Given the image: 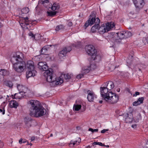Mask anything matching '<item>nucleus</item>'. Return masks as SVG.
<instances>
[{"instance_id":"nucleus-1","label":"nucleus","mask_w":148,"mask_h":148,"mask_svg":"<svg viewBox=\"0 0 148 148\" xmlns=\"http://www.w3.org/2000/svg\"><path fill=\"white\" fill-rule=\"evenodd\" d=\"M28 103L31 106L29 109V115L31 116L39 117L46 114V109L40 105L39 101L31 100Z\"/></svg>"},{"instance_id":"nucleus-2","label":"nucleus","mask_w":148,"mask_h":148,"mask_svg":"<svg viewBox=\"0 0 148 148\" xmlns=\"http://www.w3.org/2000/svg\"><path fill=\"white\" fill-rule=\"evenodd\" d=\"M23 58V54L17 52L13 55L11 59V61L13 65V68L17 73L22 72L25 69L26 64L22 61Z\"/></svg>"},{"instance_id":"nucleus-3","label":"nucleus","mask_w":148,"mask_h":148,"mask_svg":"<svg viewBox=\"0 0 148 148\" xmlns=\"http://www.w3.org/2000/svg\"><path fill=\"white\" fill-rule=\"evenodd\" d=\"M86 49L88 55L91 56L92 60H96L97 62L100 61L101 58L99 55H97V50L92 45H89L86 46Z\"/></svg>"},{"instance_id":"nucleus-4","label":"nucleus","mask_w":148,"mask_h":148,"mask_svg":"<svg viewBox=\"0 0 148 148\" xmlns=\"http://www.w3.org/2000/svg\"><path fill=\"white\" fill-rule=\"evenodd\" d=\"M27 71L26 72V76L27 78L35 75L36 71L34 69V63L32 60L28 61L27 63Z\"/></svg>"},{"instance_id":"nucleus-5","label":"nucleus","mask_w":148,"mask_h":148,"mask_svg":"<svg viewBox=\"0 0 148 148\" xmlns=\"http://www.w3.org/2000/svg\"><path fill=\"white\" fill-rule=\"evenodd\" d=\"M103 25L99 27L98 31L101 34L108 32L115 26V25L112 22L107 23L105 24H103Z\"/></svg>"},{"instance_id":"nucleus-6","label":"nucleus","mask_w":148,"mask_h":148,"mask_svg":"<svg viewBox=\"0 0 148 148\" xmlns=\"http://www.w3.org/2000/svg\"><path fill=\"white\" fill-rule=\"evenodd\" d=\"M90 16V18L87 21L84 25L85 29H86L89 25H91L94 23H95V24L97 23L99 24L100 22L99 19L97 17L96 18L94 13H92Z\"/></svg>"},{"instance_id":"nucleus-7","label":"nucleus","mask_w":148,"mask_h":148,"mask_svg":"<svg viewBox=\"0 0 148 148\" xmlns=\"http://www.w3.org/2000/svg\"><path fill=\"white\" fill-rule=\"evenodd\" d=\"M108 95L107 98L105 97L106 101L110 104L115 103L118 102L119 97L116 93H112L110 91L108 93Z\"/></svg>"},{"instance_id":"nucleus-8","label":"nucleus","mask_w":148,"mask_h":148,"mask_svg":"<svg viewBox=\"0 0 148 148\" xmlns=\"http://www.w3.org/2000/svg\"><path fill=\"white\" fill-rule=\"evenodd\" d=\"M44 76L47 81L50 83H52L55 79V76L53 74L51 69L46 71L44 73Z\"/></svg>"},{"instance_id":"nucleus-9","label":"nucleus","mask_w":148,"mask_h":148,"mask_svg":"<svg viewBox=\"0 0 148 148\" xmlns=\"http://www.w3.org/2000/svg\"><path fill=\"white\" fill-rule=\"evenodd\" d=\"M71 50V48L70 47H67L64 48L62 50L60 51L58 54V57L60 60H62L64 58L66 53L69 52Z\"/></svg>"},{"instance_id":"nucleus-10","label":"nucleus","mask_w":148,"mask_h":148,"mask_svg":"<svg viewBox=\"0 0 148 148\" xmlns=\"http://www.w3.org/2000/svg\"><path fill=\"white\" fill-rule=\"evenodd\" d=\"M123 119L126 123H131L133 121L132 112L124 114H123Z\"/></svg>"},{"instance_id":"nucleus-11","label":"nucleus","mask_w":148,"mask_h":148,"mask_svg":"<svg viewBox=\"0 0 148 148\" xmlns=\"http://www.w3.org/2000/svg\"><path fill=\"white\" fill-rule=\"evenodd\" d=\"M85 92L88 94L87 99L89 101H93L94 99L97 98V95L92 91L88 90Z\"/></svg>"},{"instance_id":"nucleus-12","label":"nucleus","mask_w":148,"mask_h":148,"mask_svg":"<svg viewBox=\"0 0 148 148\" xmlns=\"http://www.w3.org/2000/svg\"><path fill=\"white\" fill-rule=\"evenodd\" d=\"M109 88L106 87H101L100 88L101 94V97L105 100V97H107L108 95V90Z\"/></svg>"},{"instance_id":"nucleus-13","label":"nucleus","mask_w":148,"mask_h":148,"mask_svg":"<svg viewBox=\"0 0 148 148\" xmlns=\"http://www.w3.org/2000/svg\"><path fill=\"white\" fill-rule=\"evenodd\" d=\"M112 35L114 37L117 36V37H116V39L121 40L125 38L124 31H121L117 33L112 32Z\"/></svg>"},{"instance_id":"nucleus-14","label":"nucleus","mask_w":148,"mask_h":148,"mask_svg":"<svg viewBox=\"0 0 148 148\" xmlns=\"http://www.w3.org/2000/svg\"><path fill=\"white\" fill-rule=\"evenodd\" d=\"M134 3L137 8L140 9L142 8L144 5V2L143 0H133Z\"/></svg>"},{"instance_id":"nucleus-15","label":"nucleus","mask_w":148,"mask_h":148,"mask_svg":"<svg viewBox=\"0 0 148 148\" xmlns=\"http://www.w3.org/2000/svg\"><path fill=\"white\" fill-rule=\"evenodd\" d=\"M96 68V66L95 64H91L89 67H85L83 68V72L84 73H87L90 70H94Z\"/></svg>"},{"instance_id":"nucleus-16","label":"nucleus","mask_w":148,"mask_h":148,"mask_svg":"<svg viewBox=\"0 0 148 148\" xmlns=\"http://www.w3.org/2000/svg\"><path fill=\"white\" fill-rule=\"evenodd\" d=\"M86 109V106H83L82 108L81 103L80 104H75L74 105L73 107V110L75 111H78L81 109V112H84L85 111Z\"/></svg>"},{"instance_id":"nucleus-17","label":"nucleus","mask_w":148,"mask_h":148,"mask_svg":"<svg viewBox=\"0 0 148 148\" xmlns=\"http://www.w3.org/2000/svg\"><path fill=\"white\" fill-rule=\"evenodd\" d=\"M29 18L27 17L25 18H23L22 19V22L21 23L22 25L20 22V25L21 26H23L24 27H26V25H29V24L32 23V21L29 20Z\"/></svg>"},{"instance_id":"nucleus-18","label":"nucleus","mask_w":148,"mask_h":148,"mask_svg":"<svg viewBox=\"0 0 148 148\" xmlns=\"http://www.w3.org/2000/svg\"><path fill=\"white\" fill-rule=\"evenodd\" d=\"M52 82L54 83L56 85H60L63 82V79L61 76L56 77Z\"/></svg>"},{"instance_id":"nucleus-19","label":"nucleus","mask_w":148,"mask_h":148,"mask_svg":"<svg viewBox=\"0 0 148 148\" xmlns=\"http://www.w3.org/2000/svg\"><path fill=\"white\" fill-rule=\"evenodd\" d=\"M25 93L23 91H20L18 93H15L14 95V97H13V98L16 99H21L22 97H24V96L25 95Z\"/></svg>"},{"instance_id":"nucleus-20","label":"nucleus","mask_w":148,"mask_h":148,"mask_svg":"<svg viewBox=\"0 0 148 148\" xmlns=\"http://www.w3.org/2000/svg\"><path fill=\"white\" fill-rule=\"evenodd\" d=\"M73 75L71 74L67 73H62L61 75V77L67 81H68L71 77Z\"/></svg>"},{"instance_id":"nucleus-21","label":"nucleus","mask_w":148,"mask_h":148,"mask_svg":"<svg viewBox=\"0 0 148 148\" xmlns=\"http://www.w3.org/2000/svg\"><path fill=\"white\" fill-rule=\"evenodd\" d=\"M18 105V103L14 100H11L10 103V108H16Z\"/></svg>"},{"instance_id":"nucleus-22","label":"nucleus","mask_w":148,"mask_h":148,"mask_svg":"<svg viewBox=\"0 0 148 148\" xmlns=\"http://www.w3.org/2000/svg\"><path fill=\"white\" fill-rule=\"evenodd\" d=\"M60 8V6L58 3H54L53 4L51 8V9L53 11H57Z\"/></svg>"},{"instance_id":"nucleus-23","label":"nucleus","mask_w":148,"mask_h":148,"mask_svg":"<svg viewBox=\"0 0 148 148\" xmlns=\"http://www.w3.org/2000/svg\"><path fill=\"white\" fill-rule=\"evenodd\" d=\"M99 24H96L94 25L92 27L91 29V31L94 33L96 32L99 30Z\"/></svg>"},{"instance_id":"nucleus-24","label":"nucleus","mask_w":148,"mask_h":148,"mask_svg":"<svg viewBox=\"0 0 148 148\" xmlns=\"http://www.w3.org/2000/svg\"><path fill=\"white\" fill-rule=\"evenodd\" d=\"M38 67L39 69H42L41 67L42 66H43V65L44 66L43 68L45 69H48V66H47V64L42 62H39L38 64Z\"/></svg>"},{"instance_id":"nucleus-25","label":"nucleus","mask_w":148,"mask_h":148,"mask_svg":"<svg viewBox=\"0 0 148 148\" xmlns=\"http://www.w3.org/2000/svg\"><path fill=\"white\" fill-rule=\"evenodd\" d=\"M107 83H106V84ZM107 86H108V88H109V90H110L113 88L114 87V85L113 83L111 81H109L108 83H107Z\"/></svg>"},{"instance_id":"nucleus-26","label":"nucleus","mask_w":148,"mask_h":148,"mask_svg":"<svg viewBox=\"0 0 148 148\" xmlns=\"http://www.w3.org/2000/svg\"><path fill=\"white\" fill-rule=\"evenodd\" d=\"M4 84L5 86L9 88H12L13 86V83L10 81H7L4 82Z\"/></svg>"},{"instance_id":"nucleus-27","label":"nucleus","mask_w":148,"mask_h":148,"mask_svg":"<svg viewBox=\"0 0 148 148\" xmlns=\"http://www.w3.org/2000/svg\"><path fill=\"white\" fill-rule=\"evenodd\" d=\"M9 74V72L5 69H1L0 71V74L3 76H6Z\"/></svg>"},{"instance_id":"nucleus-28","label":"nucleus","mask_w":148,"mask_h":148,"mask_svg":"<svg viewBox=\"0 0 148 148\" xmlns=\"http://www.w3.org/2000/svg\"><path fill=\"white\" fill-rule=\"evenodd\" d=\"M125 38H127L132 36V34L130 32L128 31H124Z\"/></svg>"},{"instance_id":"nucleus-29","label":"nucleus","mask_w":148,"mask_h":148,"mask_svg":"<svg viewBox=\"0 0 148 148\" xmlns=\"http://www.w3.org/2000/svg\"><path fill=\"white\" fill-rule=\"evenodd\" d=\"M141 119V114L140 113H139L136 117H134V121L135 123H136L138 122L139 120H140Z\"/></svg>"},{"instance_id":"nucleus-30","label":"nucleus","mask_w":148,"mask_h":148,"mask_svg":"<svg viewBox=\"0 0 148 148\" xmlns=\"http://www.w3.org/2000/svg\"><path fill=\"white\" fill-rule=\"evenodd\" d=\"M29 11V9L28 7L24 8L21 10L22 14H26Z\"/></svg>"},{"instance_id":"nucleus-31","label":"nucleus","mask_w":148,"mask_h":148,"mask_svg":"<svg viewBox=\"0 0 148 148\" xmlns=\"http://www.w3.org/2000/svg\"><path fill=\"white\" fill-rule=\"evenodd\" d=\"M58 12L57 11H54L48 12L47 13L49 16L53 17L55 16L57 13Z\"/></svg>"},{"instance_id":"nucleus-32","label":"nucleus","mask_w":148,"mask_h":148,"mask_svg":"<svg viewBox=\"0 0 148 148\" xmlns=\"http://www.w3.org/2000/svg\"><path fill=\"white\" fill-rule=\"evenodd\" d=\"M64 27L63 25H60L56 26L55 30L56 31H59L64 28Z\"/></svg>"},{"instance_id":"nucleus-33","label":"nucleus","mask_w":148,"mask_h":148,"mask_svg":"<svg viewBox=\"0 0 148 148\" xmlns=\"http://www.w3.org/2000/svg\"><path fill=\"white\" fill-rule=\"evenodd\" d=\"M17 88L18 90L20 91H23V90L25 88V87L24 86L20 84L17 85Z\"/></svg>"},{"instance_id":"nucleus-34","label":"nucleus","mask_w":148,"mask_h":148,"mask_svg":"<svg viewBox=\"0 0 148 148\" xmlns=\"http://www.w3.org/2000/svg\"><path fill=\"white\" fill-rule=\"evenodd\" d=\"M49 2V0H45L44 1L40 0L38 1V4H43L44 6H45V4Z\"/></svg>"},{"instance_id":"nucleus-35","label":"nucleus","mask_w":148,"mask_h":148,"mask_svg":"<svg viewBox=\"0 0 148 148\" xmlns=\"http://www.w3.org/2000/svg\"><path fill=\"white\" fill-rule=\"evenodd\" d=\"M31 120L32 119L30 118L26 117L24 119L26 125L28 124L29 122L31 121Z\"/></svg>"},{"instance_id":"nucleus-36","label":"nucleus","mask_w":148,"mask_h":148,"mask_svg":"<svg viewBox=\"0 0 148 148\" xmlns=\"http://www.w3.org/2000/svg\"><path fill=\"white\" fill-rule=\"evenodd\" d=\"M47 50V46H45L43 47L42 49L40 50V52L41 54H44Z\"/></svg>"},{"instance_id":"nucleus-37","label":"nucleus","mask_w":148,"mask_h":148,"mask_svg":"<svg viewBox=\"0 0 148 148\" xmlns=\"http://www.w3.org/2000/svg\"><path fill=\"white\" fill-rule=\"evenodd\" d=\"M144 97H142L140 98H139L137 101L139 103H142L143 102V101L144 100Z\"/></svg>"},{"instance_id":"nucleus-38","label":"nucleus","mask_w":148,"mask_h":148,"mask_svg":"<svg viewBox=\"0 0 148 148\" xmlns=\"http://www.w3.org/2000/svg\"><path fill=\"white\" fill-rule=\"evenodd\" d=\"M27 140L25 139H23L22 138H21L19 140V143L20 144L22 143H25L27 142Z\"/></svg>"},{"instance_id":"nucleus-39","label":"nucleus","mask_w":148,"mask_h":148,"mask_svg":"<svg viewBox=\"0 0 148 148\" xmlns=\"http://www.w3.org/2000/svg\"><path fill=\"white\" fill-rule=\"evenodd\" d=\"M93 144L94 145H98L100 146H103V144L101 142H94Z\"/></svg>"},{"instance_id":"nucleus-40","label":"nucleus","mask_w":148,"mask_h":148,"mask_svg":"<svg viewBox=\"0 0 148 148\" xmlns=\"http://www.w3.org/2000/svg\"><path fill=\"white\" fill-rule=\"evenodd\" d=\"M89 131H90L92 132V133H93L94 132H97L98 131V129H93L91 128H89L88 129Z\"/></svg>"},{"instance_id":"nucleus-41","label":"nucleus","mask_w":148,"mask_h":148,"mask_svg":"<svg viewBox=\"0 0 148 148\" xmlns=\"http://www.w3.org/2000/svg\"><path fill=\"white\" fill-rule=\"evenodd\" d=\"M140 104L139 103L138 101H135L133 102V105L134 106H137L140 105Z\"/></svg>"},{"instance_id":"nucleus-42","label":"nucleus","mask_w":148,"mask_h":148,"mask_svg":"<svg viewBox=\"0 0 148 148\" xmlns=\"http://www.w3.org/2000/svg\"><path fill=\"white\" fill-rule=\"evenodd\" d=\"M84 76V74H81L77 75L76 78L77 79H80L82 77Z\"/></svg>"},{"instance_id":"nucleus-43","label":"nucleus","mask_w":148,"mask_h":148,"mask_svg":"<svg viewBox=\"0 0 148 148\" xmlns=\"http://www.w3.org/2000/svg\"><path fill=\"white\" fill-rule=\"evenodd\" d=\"M29 35L30 36H31L32 37H34V38H35V36L34 35L32 32H30L29 33Z\"/></svg>"},{"instance_id":"nucleus-44","label":"nucleus","mask_w":148,"mask_h":148,"mask_svg":"<svg viewBox=\"0 0 148 148\" xmlns=\"http://www.w3.org/2000/svg\"><path fill=\"white\" fill-rule=\"evenodd\" d=\"M67 25L69 27L73 25L72 23L70 21H68L67 22Z\"/></svg>"},{"instance_id":"nucleus-45","label":"nucleus","mask_w":148,"mask_h":148,"mask_svg":"<svg viewBox=\"0 0 148 148\" xmlns=\"http://www.w3.org/2000/svg\"><path fill=\"white\" fill-rule=\"evenodd\" d=\"M81 142V138H79L78 140H75L73 141V142L75 143V144L77 143V142H78V143H80Z\"/></svg>"},{"instance_id":"nucleus-46","label":"nucleus","mask_w":148,"mask_h":148,"mask_svg":"<svg viewBox=\"0 0 148 148\" xmlns=\"http://www.w3.org/2000/svg\"><path fill=\"white\" fill-rule=\"evenodd\" d=\"M109 130L108 129H103L102 130L101 132V133H105L106 132L108 131Z\"/></svg>"},{"instance_id":"nucleus-47","label":"nucleus","mask_w":148,"mask_h":148,"mask_svg":"<svg viewBox=\"0 0 148 148\" xmlns=\"http://www.w3.org/2000/svg\"><path fill=\"white\" fill-rule=\"evenodd\" d=\"M140 94V93L138 92H136L135 93L133 94V96L134 97H136L138 95H139Z\"/></svg>"},{"instance_id":"nucleus-48","label":"nucleus","mask_w":148,"mask_h":148,"mask_svg":"<svg viewBox=\"0 0 148 148\" xmlns=\"http://www.w3.org/2000/svg\"><path fill=\"white\" fill-rule=\"evenodd\" d=\"M42 66V69H39L40 70H41L42 71H47V70L48 69H48H45L44 68H43V65L42 66Z\"/></svg>"},{"instance_id":"nucleus-49","label":"nucleus","mask_w":148,"mask_h":148,"mask_svg":"<svg viewBox=\"0 0 148 148\" xmlns=\"http://www.w3.org/2000/svg\"><path fill=\"white\" fill-rule=\"evenodd\" d=\"M137 125L136 124H134L132 125L131 127L135 129L136 128Z\"/></svg>"},{"instance_id":"nucleus-50","label":"nucleus","mask_w":148,"mask_h":148,"mask_svg":"<svg viewBox=\"0 0 148 148\" xmlns=\"http://www.w3.org/2000/svg\"><path fill=\"white\" fill-rule=\"evenodd\" d=\"M0 112H2L3 114H4L5 113V111L4 109L3 110L2 109H0Z\"/></svg>"},{"instance_id":"nucleus-51","label":"nucleus","mask_w":148,"mask_h":148,"mask_svg":"<svg viewBox=\"0 0 148 148\" xmlns=\"http://www.w3.org/2000/svg\"><path fill=\"white\" fill-rule=\"evenodd\" d=\"M72 144H73V146L75 144V143L73 142V140H71V141L69 145H70Z\"/></svg>"},{"instance_id":"nucleus-52","label":"nucleus","mask_w":148,"mask_h":148,"mask_svg":"<svg viewBox=\"0 0 148 148\" xmlns=\"http://www.w3.org/2000/svg\"><path fill=\"white\" fill-rule=\"evenodd\" d=\"M3 146V143L2 142L0 141V147H2Z\"/></svg>"},{"instance_id":"nucleus-53","label":"nucleus","mask_w":148,"mask_h":148,"mask_svg":"<svg viewBox=\"0 0 148 148\" xmlns=\"http://www.w3.org/2000/svg\"><path fill=\"white\" fill-rule=\"evenodd\" d=\"M35 139V137L33 136L31 138V141H32L34 140Z\"/></svg>"},{"instance_id":"nucleus-54","label":"nucleus","mask_w":148,"mask_h":148,"mask_svg":"<svg viewBox=\"0 0 148 148\" xmlns=\"http://www.w3.org/2000/svg\"><path fill=\"white\" fill-rule=\"evenodd\" d=\"M127 64H130L132 63L131 61H129V60H127Z\"/></svg>"},{"instance_id":"nucleus-55","label":"nucleus","mask_w":148,"mask_h":148,"mask_svg":"<svg viewBox=\"0 0 148 148\" xmlns=\"http://www.w3.org/2000/svg\"><path fill=\"white\" fill-rule=\"evenodd\" d=\"M145 40L148 43V37L145 38Z\"/></svg>"},{"instance_id":"nucleus-56","label":"nucleus","mask_w":148,"mask_h":148,"mask_svg":"<svg viewBox=\"0 0 148 148\" xmlns=\"http://www.w3.org/2000/svg\"><path fill=\"white\" fill-rule=\"evenodd\" d=\"M3 25L0 22V28L2 27Z\"/></svg>"},{"instance_id":"nucleus-57","label":"nucleus","mask_w":148,"mask_h":148,"mask_svg":"<svg viewBox=\"0 0 148 148\" xmlns=\"http://www.w3.org/2000/svg\"><path fill=\"white\" fill-rule=\"evenodd\" d=\"M120 90V89L119 88H118L117 89V91L118 92H119Z\"/></svg>"},{"instance_id":"nucleus-58","label":"nucleus","mask_w":148,"mask_h":148,"mask_svg":"<svg viewBox=\"0 0 148 148\" xmlns=\"http://www.w3.org/2000/svg\"><path fill=\"white\" fill-rule=\"evenodd\" d=\"M99 102L100 103H102L103 102V101H102V100H101V101H100Z\"/></svg>"},{"instance_id":"nucleus-59","label":"nucleus","mask_w":148,"mask_h":148,"mask_svg":"<svg viewBox=\"0 0 148 148\" xmlns=\"http://www.w3.org/2000/svg\"><path fill=\"white\" fill-rule=\"evenodd\" d=\"M53 136V135L52 134H50V137H52V136Z\"/></svg>"},{"instance_id":"nucleus-60","label":"nucleus","mask_w":148,"mask_h":148,"mask_svg":"<svg viewBox=\"0 0 148 148\" xmlns=\"http://www.w3.org/2000/svg\"><path fill=\"white\" fill-rule=\"evenodd\" d=\"M29 145H30V146H31L32 145V144L30 143L29 144Z\"/></svg>"},{"instance_id":"nucleus-61","label":"nucleus","mask_w":148,"mask_h":148,"mask_svg":"<svg viewBox=\"0 0 148 148\" xmlns=\"http://www.w3.org/2000/svg\"><path fill=\"white\" fill-rule=\"evenodd\" d=\"M146 144L148 145V141L146 143Z\"/></svg>"},{"instance_id":"nucleus-62","label":"nucleus","mask_w":148,"mask_h":148,"mask_svg":"<svg viewBox=\"0 0 148 148\" xmlns=\"http://www.w3.org/2000/svg\"><path fill=\"white\" fill-rule=\"evenodd\" d=\"M90 146H88L87 147V148H90Z\"/></svg>"},{"instance_id":"nucleus-63","label":"nucleus","mask_w":148,"mask_h":148,"mask_svg":"<svg viewBox=\"0 0 148 148\" xmlns=\"http://www.w3.org/2000/svg\"><path fill=\"white\" fill-rule=\"evenodd\" d=\"M27 145H29V143H28V142H27Z\"/></svg>"},{"instance_id":"nucleus-64","label":"nucleus","mask_w":148,"mask_h":148,"mask_svg":"<svg viewBox=\"0 0 148 148\" xmlns=\"http://www.w3.org/2000/svg\"><path fill=\"white\" fill-rule=\"evenodd\" d=\"M139 71H140V69H139Z\"/></svg>"}]
</instances>
